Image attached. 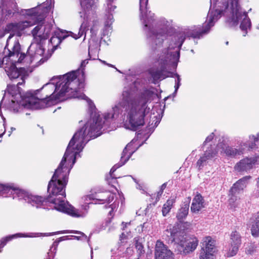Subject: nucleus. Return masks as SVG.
<instances>
[{
	"label": "nucleus",
	"instance_id": "nucleus-1",
	"mask_svg": "<svg viewBox=\"0 0 259 259\" xmlns=\"http://www.w3.org/2000/svg\"><path fill=\"white\" fill-rule=\"evenodd\" d=\"M104 121L98 114H95L81 128L79 129L70 140L64 156L56 169L48 186L50 193L46 200L41 196L30 194L27 203L36 208L40 207L47 201L54 204L55 208L74 217H83L80 213L67 202H65V187L68 181V176L79 156L84 145L91 139L99 136Z\"/></svg>",
	"mask_w": 259,
	"mask_h": 259
},
{
	"label": "nucleus",
	"instance_id": "nucleus-2",
	"mask_svg": "<svg viewBox=\"0 0 259 259\" xmlns=\"http://www.w3.org/2000/svg\"><path fill=\"white\" fill-rule=\"evenodd\" d=\"M50 9L51 7L49 6L48 7L40 6L27 10L26 14L29 16L27 20L18 23H11L6 26L5 31L11 34L5 47V49H8L9 54L8 57L4 58L3 62L7 61L8 59L12 61L10 65H7L5 67V71L11 79L20 77L22 81L24 82L25 75L21 71V68L19 69L16 67L15 63H21L25 57H29L28 55L26 56L24 54L20 53V45L18 40L15 39L12 40L11 38L14 35L21 36L22 31L25 29L34 25L38 22H41Z\"/></svg>",
	"mask_w": 259,
	"mask_h": 259
},
{
	"label": "nucleus",
	"instance_id": "nucleus-3",
	"mask_svg": "<svg viewBox=\"0 0 259 259\" xmlns=\"http://www.w3.org/2000/svg\"><path fill=\"white\" fill-rule=\"evenodd\" d=\"M221 17L220 11H213L210 8L207 19L202 28L200 26H194L191 29L184 30L174 36L175 40V46L169 45L167 50H164L158 60L159 67H153L149 70L150 74L152 77L154 82L159 79L162 80L169 77L167 70L169 65H176L180 58V48L184 41L186 37L200 38L203 34L209 31L211 27Z\"/></svg>",
	"mask_w": 259,
	"mask_h": 259
},
{
	"label": "nucleus",
	"instance_id": "nucleus-4",
	"mask_svg": "<svg viewBox=\"0 0 259 259\" xmlns=\"http://www.w3.org/2000/svg\"><path fill=\"white\" fill-rule=\"evenodd\" d=\"M150 96V92L146 91L133 99L130 90L125 88L119 101L112 108V112L107 113L104 118H116L122 113L124 127L135 131L145 124L150 115L151 109L148 102Z\"/></svg>",
	"mask_w": 259,
	"mask_h": 259
},
{
	"label": "nucleus",
	"instance_id": "nucleus-5",
	"mask_svg": "<svg viewBox=\"0 0 259 259\" xmlns=\"http://www.w3.org/2000/svg\"><path fill=\"white\" fill-rule=\"evenodd\" d=\"M51 81L52 82L45 84L42 87L47 93L45 97L39 98L35 96L39 100L43 99L45 101L46 106L45 108L47 106L46 99L62 101L67 93V96L91 102V101L81 93L84 85V74L82 70L73 71L62 76L54 77Z\"/></svg>",
	"mask_w": 259,
	"mask_h": 259
},
{
	"label": "nucleus",
	"instance_id": "nucleus-6",
	"mask_svg": "<svg viewBox=\"0 0 259 259\" xmlns=\"http://www.w3.org/2000/svg\"><path fill=\"white\" fill-rule=\"evenodd\" d=\"M116 0H107L106 8L105 25L110 28L114 19L113 12L116 9L115 5ZM148 0H140V19L144 25V29L147 30V35L149 43L150 45H161L164 39L166 38L167 33L165 29L158 30L154 28L156 22L154 18V14L151 11H147Z\"/></svg>",
	"mask_w": 259,
	"mask_h": 259
},
{
	"label": "nucleus",
	"instance_id": "nucleus-7",
	"mask_svg": "<svg viewBox=\"0 0 259 259\" xmlns=\"http://www.w3.org/2000/svg\"><path fill=\"white\" fill-rule=\"evenodd\" d=\"M52 27L51 24L43 22L38 24L31 31L36 42L31 43L27 50V54L30 58V63H34L35 66H38L47 60L46 58L42 57L45 51L40 42L49 37Z\"/></svg>",
	"mask_w": 259,
	"mask_h": 259
},
{
	"label": "nucleus",
	"instance_id": "nucleus-8",
	"mask_svg": "<svg viewBox=\"0 0 259 259\" xmlns=\"http://www.w3.org/2000/svg\"><path fill=\"white\" fill-rule=\"evenodd\" d=\"M239 0H228L227 5H224L225 9H216L214 11H220L221 16L223 14L227 17V22L231 27L235 26L240 23V28L244 31L243 36L247 34L248 30L251 27L250 19L248 16V13L242 11L238 4Z\"/></svg>",
	"mask_w": 259,
	"mask_h": 259
},
{
	"label": "nucleus",
	"instance_id": "nucleus-9",
	"mask_svg": "<svg viewBox=\"0 0 259 259\" xmlns=\"http://www.w3.org/2000/svg\"><path fill=\"white\" fill-rule=\"evenodd\" d=\"M164 234L168 242L176 245V249L180 254L189 253L193 251L198 245V239L195 237L187 239L185 232L180 230L179 225H169Z\"/></svg>",
	"mask_w": 259,
	"mask_h": 259
},
{
	"label": "nucleus",
	"instance_id": "nucleus-10",
	"mask_svg": "<svg viewBox=\"0 0 259 259\" xmlns=\"http://www.w3.org/2000/svg\"><path fill=\"white\" fill-rule=\"evenodd\" d=\"M97 0H80V3L82 11L79 12L80 17L83 18V21L80 26L77 34L70 32V35L77 39L82 35L85 34V30L88 27L89 21L94 19L95 10L96 8Z\"/></svg>",
	"mask_w": 259,
	"mask_h": 259
},
{
	"label": "nucleus",
	"instance_id": "nucleus-11",
	"mask_svg": "<svg viewBox=\"0 0 259 259\" xmlns=\"http://www.w3.org/2000/svg\"><path fill=\"white\" fill-rule=\"evenodd\" d=\"M46 106L45 101L39 100L31 92H28L25 101H20L19 99H12L10 105V109L14 113H17L23 108L31 109H39L44 108Z\"/></svg>",
	"mask_w": 259,
	"mask_h": 259
},
{
	"label": "nucleus",
	"instance_id": "nucleus-12",
	"mask_svg": "<svg viewBox=\"0 0 259 259\" xmlns=\"http://www.w3.org/2000/svg\"><path fill=\"white\" fill-rule=\"evenodd\" d=\"M215 251V241L211 237L207 236L202 243L199 259H213Z\"/></svg>",
	"mask_w": 259,
	"mask_h": 259
},
{
	"label": "nucleus",
	"instance_id": "nucleus-13",
	"mask_svg": "<svg viewBox=\"0 0 259 259\" xmlns=\"http://www.w3.org/2000/svg\"><path fill=\"white\" fill-rule=\"evenodd\" d=\"M134 143V141L133 140L128 143L123 149L121 154L120 162L114 165L110 170V174L111 176L117 168L125 164V163L129 159L133 153L137 149V148H133L132 147Z\"/></svg>",
	"mask_w": 259,
	"mask_h": 259
},
{
	"label": "nucleus",
	"instance_id": "nucleus-14",
	"mask_svg": "<svg viewBox=\"0 0 259 259\" xmlns=\"http://www.w3.org/2000/svg\"><path fill=\"white\" fill-rule=\"evenodd\" d=\"M155 259H174L172 252L160 240H157L155 247Z\"/></svg>",
	"mask_w": 259,
	"mask_h": 259
},
{
	"label": "nucleus",
	"instance_id": "nucleus-15",
	"mask_svg": "<svg viewBox=\"0 0 259 259\" xmlns=\"http://www.w3.org/2000/svg\"><path fill=\"white\" fill-rule=\"evenodd\" d=\"M256 161L254 158L246 157L237 163L234 166V169L237 171H247L252 168Z\"/></svg>",
	"mask_w": 259,
	"mask_h": 259
},
{
	"label": "nucleus",
	"instance_id": "nucleus-16",
	"mask_svg": "<svg viewBox=\"0 0 259 259\" xmlns=\"http://www.w3.org/2000/svg\"><path fill=\"white\" fill-rule=\"evenodd\" d=\"M217 150L221 153H225L228 156L235 157L243 153L242 150L229 147L223 143H219L217 146Z\"/></svg>",
	"mask_w": 259,
	"mask_h": 259
},
{
	"label": "nucleus",
	"instance_id": "nucleus-17",
	"mask_svg": "<svg viewBox=\"0 0 259 259\" xmlns=\"http://www.w3.org/2000/svg\"><path fill=\"white\" fill-rule=\"evenodd\" d=\"M205 203L203 197L201 195L197 193L193 199L191 210L193 213H198L202 209L204 208Z\"/></svg>",
	"mask_w": 259,
	"mask_h": 259
},
{
	"label": "nucleus",
	"instance_id": "nucleus-18",
	"mask_svg": "<svg viewBox=\"0 0 259 259\" xmlns=\"http://www.w3.org/2000/svg\"><path fill=\"white\" fill-rule=\"evenodd\" d=\"M10 189L11 191L9 192V196L12 195L13 198L18 197L19 199H23L26 202H27L30 196V194L27 192L17 188L12 187H10Z\"/></svg>",
	"mask_w": 259,
	"mask_h": 259
},
{
	"label": "nucleus",
	"instance_id": "nucleus-19",
	"mask_svg": "<svg viewBox=\"0 0 259 259\" xmlns=\"http://www.w3.org/2000/svg\"><path fill=\"white\" fill-rule=\"evenodd\" d=\"M90 199L96 200L99 203H110L114 199L113 195L109 193H97L95 195L90 196Z\"/></svg>",
	"mask_w": 259,
	"mask_h": 259
},
{
	"label": "nucleus",
	"instance_id": "nucleus-20",
	"mask_svg": "<svg viewBox=\"0 0 259 259\" xmlns=\"http://www.w3.org/2000/svg\"><path fill=\"white\" fill-rule=\"evenodd\" d=\"M250 179V176L244 177L235 183L231 189V191L239 194L246 187L248 181Z\"/></svg>",
	"mask_w": 259,
	"mask_h": 259
},
{
	"label": "nucleus",
	"instance_id": "nucleus-21",
	"mask_svg": "<svg viewBox=\"0 0 259 259\" xmlns=\"http://www.w3.org/2000/svg\"><path fill=\"white\" fill-rule=\"evenodd\" d=\"M24 82H18L17 85H8L7 91L8 93L12 95L14 98L13 99H22V95L21 90L19 85L22 84Z\"/></svg>",
	"mask_w": 259,
	"mask_h": 259
},
{
	"label": "nucleus",
	"instance_id": "nucleus-22",
	"mask_svg": "<svg viewBox=\"0 0 259 259\" xmlns=\"http://www.w3.org/2000/svg\"><path fill=\"white\" fill-rule=\"evenodd\" d=\"M35 237L33 233L29 234H23V233H17L14 235L7 236L5 238H2L0 241V248H3L5 246L8 241L11 240L12 239L17 238V237Z\"/></svg>",
	"mask_w": 259,
	"mask_h": 259
},
{
	"label": "nucleus",
	"instance_id": "nucleus-23",
	"mask_svg": "<svg viewBox=\"0 0 259 259\" xmlns=\"http://www.w3.org/2000/svg\"><path fill=\"white\" fill-rule=\"evenodd\" d=\"M216 154V152L205 151L204 155L198 160L197 162V166L199 168H201V167L206 164L208 160L211 159L215 156Z\"/></svg>",
	"mask_w": 259,
	"mask_h": 259
},
{
	"label": "nucleus",
	"instance_id": "nucleus-24",
	"mask_svg": "<svg viewBox=\"0 0 259 259\" xmlns=\"http://www.w3.org/2000/svg\"><path fill=\"white\" fill-rule=\"evenodd\" d=\"M76 233L79 236H72V237L77 240H80L81 239V238H83L84 239H87V236L82 232L77 231H68V230H65L63 231L62 232H53L51 233H47L46 234V236H50V235H53L57 234H60V233Z\"/></svg>",
	"mask_w": 259,
	"mask_h": 259
},
{
	"label": "nucleus",
	"instance_id": "nucleus-25",
	"mask_svg": "<svg viewBox=\"0 0 259 259\" xmlns=\"http://www.w3.org/2000/svg\"><path fill=\"white\" fill-rule=\"evenodd\" d=\"M175 203V199L174 198H170L167 200L165 203L164 204L162 209V212L163 216H166V215L170 211Z\"/></svg>",
	"mask_w": 259,
	"mask_h": 259
},
{
	"label": "nucleus",
	"instance_id": "nucleus-26",
	"mask_svg": "<svg viewBox=\"0 0 259 259\" xmlns=\"http://www.w3.org/2000/svg\"><path fill=\"white\" fill-rule=\"evenodd\" d=\"M189 205L188 204H184L179 210L177 214L178 220H181L185 218L188 213Z\"/></svg>",
	"mask_w": 259,
	"mask_h": 259
},
{
	"label": "nucleus",
	"instance_id": "nucleus-27",
	"mask_svg": "<svg viewBox=\"0 0 259 259\" xmlns=\"http://www.w3.org/2000/svg\"><path fill=\"white\" fill-rule=\"evenodd\" d=\"M259 141V133L256 136L251 135L249 136V141L247 143H244L243 146L248 147L250 149H253L255 147L256 142Z\"/></svg>",
	"mask_w": 259,
	"mask_h": 259
},
{
	"label": "nucleus",
	"instance_id": "nucleus-28",
	"mask_svg": "<svg viewBox=\"0 0 259 259\" xmlns=\"http://www.w3.org/2000/svg\"><path fill=\"white\" fill-rule=\"evenodd\" d=\"M251 232L253 236H259V215L252 222Z\"/></svg>",
	"mask_w": 259,
	"mask_h": 259
},
{
	"label": "nucleus",
	"instance_id": "nucleus-29",
	"mask_svg": "<svg viewBox=\"0 0 259 259\" xmlns=\"http://www.w3.org/2000/svg\"><path fill=\"white\" fill-rule=\"evenodd\" d=\"M230 243L240 245L241 239L239 232L234 231L231 233L230 235Z\"/></svg>",
	"mask_w": 259,
	"mask_h": 259
},
{
	"label": "nucleus",
	"instance_id": "nucleus-30",
	"mask_svg": "<svg viewBox=\"0 0 259 259\" xmlns=\"http://www.w3.org/2000/svg\"><path fill=\"white\" fill-rule=\"evenodd\" d=\"M239 245L236 244H233L230 243V244L228 247L227 252V255L228 257L233 256L236 255L238 251Z\"/></svg>",
	"mask_w": 259,
	"mask_h": 259
},
{
	"label": "nucleus",
	"instance_id": "nucleus-31",
	"mask_svg": "<svg viewBox=\"0 0 259 259\" xmlns=\"http://www.w3.org/2000/svg\"><path fill=\"white\" fill-rule=\"evenodd\" d=\"M134 241L135 242V246L139 255L141 256V255L144 254L145 250H144V246L142 243V239L135 238L134 239Z\"/></svg>",
	"mask_w": 259,
	"mask_h": 259
},
{
	"label": "nucleus",
	"instance_id": "nucleus-32",
	"mask_svg": "<svg viewBox=\"0 0 259 259\" xmlns=\"http://www.w3.org/2000/svg\"><path fill=\"white\" fill-rule=\"evenodd\" d=\"M67 36H57L55 34V35L53 36L50 39V42L52 44L54 47H57L58 45H59L63 39H64Z\"/></svg>",
	"mask_w": 259,
	"mask_h": 259
},
{
	"label": "nucleus",
	"instance_id": "nucleus-33",
	"mask_svg": "<svg viewBox=\"0 0 259 259\" xmlns=\"http://www.w3.org/2000/svg\"><path fill=\"white\" fill-rule=\"evenodd\" d=\"M230 193L229 195L230 198L229 199V203L232 206L235 207L236 205V202L237 201L238 199V193H235L231 191H230Z\"/></svg>",
	"mask_w": 259,
	"mask_h": 259
},
{
	"label": "nucleus",
	"instance_id": "nucleus-34",
	"mask_svg": "<svg viewBox=\"0 0 259 259\" xmlns=\"http://www.w3.org/2000/svg\"><path fill=\"white\" fill-rule=\"evenodd\" d=\"M168 75L169 76V77H174L176 76L177 78V79L175 80V93H176L178 89L179 88L180 86L181 85L180 76L177 73H173L170 72L168 73Z\"/></svg>",
	"mask_w": 259,
	"mask_h": 259
},
{
	"label": "nucleus",
	"instance_id": "nucleus-35",
	"mask_svg": "<svg viewBox=\"0 0 259 259\" xmlns=\"http://www.w3.org/2000/svg\"><path fill=\"white\" fill-rule=\"evenodd\" d=\"M11 191L10 187L6 186L0 184V196L3 197H8L9 192Z\"/></svg>",
	"mask_w": 259,
	"mask_h": 259
},
{
	"label": "nucleus",
	"instance_id": "nucleus-36",
	"mask_svg": "<svg viewBox=\"0 0 259 259\" xmlns=\"http://www.w3.org/2000/svg\"><path fill=\"white\" fill-rule=\"evenodd\" d=\"M11 191L10 187L6 186L0 184V196L3 197H8L9 192Z\"/></svg>",
	"mask_w": 259,
	"mask_h": 259
},
{
	"label": "nucleus",
	"instance_id": "nucleus-37",
	"mask_svg": "<svg viewBox=\"0 0 259 259\" xmlns=\"http://www.w3.org/2000/svg\"><path fill=\"white\" fill-rule=\"evenodd\" d=\"M176 225H179L180 230L184 231V230H181V228L183 227L184 229H188L191 226V224L189 222H185L182 223L181 224H175L174 226H176Z\"/></svg>",
	"mask_w": 259,
	"mask_h": 259
},
{
	"label": "nucleus",
	"instance_id": "nucleus-38",
	"mask_svg": "<svg viewBox=\"0 0 259 259\" xmlns=\"http://www.w3.org/2000/svg\"><path fill=\"white\" fill-rule=\"evenodd\" d=\"M56 246H53L50 250V251L48 252V256L49 257V259H51V257H53L55 255V254L56 253Z\"/></svg>",
	"mask_w": 259,
	"mask_h": 259
},
{
	"label": "nucleus",
	"instance_id": "nucleus-39",
	"mask_svg": "<svg viewBox=\"0 0 259 259\" xmlns=\"http://www.w3.org/2000/svg\"><path fill=\"white\" fill-rule=\"evenodd\" d=\"M166 187V183H165L163 184L161 186L160 190L158 192V194L159 195H161L162 194L163 190L165 189Z\"/></svg>",
	"mask_w": 259,
	"mask_h": 259
},
{
	"label": "nucleus",
	"instance_id": "nucleus-40",
	"mask_svg": "<svg viewBox=\"0 0 259 259\" xmlns=\"http://www.w3.org/2000/svg\"><path fill=\"white\" fill-rule=\"evenodd\" d=\"M213 137H214V134L213 133H211V134H210L205 139V143H207V142H209L210 141H211L213 139Z\"/></svg>",
	"mask_w": 259,
	"mask_h": 259
},
{
	"label": "nucleus",
	"instance_id": "nucleus-41",
	"mask_svg": "<svg viewBox=\"0 0 259 259\" xmlns=\"http://www.w3.org/2000/svg\"><path fill=\"white\" fill-rule=\"evenodd\" d=\"M159 123V121H158V120H157V121L155 122L154 125H153V122H152V123H150V122H149L148 123V126L150 127V128L154 127H155V126H156L158 125V124Z\"/></svg>",
	"mask_w": 259,
	"mask_h": 259
},
{
	"label": "nucleus",
	"instance_id": "nucleus-42",
	"mask_svg": "<svg viewBox=\"0 0 259 259\" xmlns=\"http://www.w3.org/2000/svg\"><path fill=\"white\" fill-rule=\"evenodd\" d=\"M88 63V61L87 60H83L82 62H81V66L82 67V66H84L86 64Z\"/></svg>",
	"mask_w": 259,
	"mask_h": 259
},
{
	"label": "nucleus",
	"instance_id": "nucleus-43",
	"mask_svg": "<svg viewBox=\"0 0 259 259\" xmlns=\"http://www.w3.org/2000/svg\"><path fill=\"white\" fill-rule=\"evenodd\" d=\"M126 237V236L124 234V233H122L120 236V240H122V239H125Z\"/></svg>",
	"mask_w": 259,
	"mask_h": 259
},
{
	"label": "nucleus",
	"instance_id": "nucleus-44",
	"mask_svg": "<svg viewBox=\"0 0 259 259\" xmlns=\"http://www.w3.org/2000/svg\"><path fill=\"white\" fill-rule=\"evenodd\" d=\"M137 188L140 190H143L142 189V186L140 185V184H138V186H137Z\"/></svg>",
	"mask_w": 259,
	"mask_h": 259
},
{
	"label": "nucleus",
	"instance_id": "nucleus-45",
	"mask_svg": "<svg viewBox=\"0 0 259 259\" xmlns=\"http://www.w3.org/2000/svg\"><path fill=\"white\" fill-rule=\"evenodd\" d=\"M5 34L3 32H0V38L3 37L4 36Z\"/></svg>",
	"mask_w": 259,
	"mask_h": 259
},
{
	"label": "nucleus",
	"instance_id": "nucleus-46",
	"mask_svg": "<svg viewBox=\"0 0 259 259\" xmlns=\"http://www.w3.org/2000/svg\"><path fill=\"white\" fill-rule=\"evenodd\" d=\"M91 52V47H90V46H89V56H90Z\"/></svg>",
	"mask_w": 259,
	"mask_h": 259
},
{
	"label": "nucleus",
	"instance_id": "nucleus-47",
	"mask_svg": "<svg viewBox=\"0 0 259 259\" xmlns=\"http://www.w3.org/2000/svg\"><path fill=\"white\" fill-rule=\"evenodd\" d=\"M253 251H251V250H250V249L247 250V253H249V254H251L252 253Z\"/></svg>",
	"mask_w": 259,
	"mask_h": 259
},
{
	"label": "nucleus",
	"instance_id": "nucleus-48",
	"mask_svg": "<svg viewBox=\"0 0 259 259\" xmlns=\"http://www.w3.org/2000/svg\"><path fill=\"white\" fill-rule=\"evenodd\" d=\"M122 224L123 228H124L125 227V226L127 224V223H125V224H124L123 222Z\"/></svg>",
	"mask_w": 259,
	"mask_h": 259
},
{
	"label": "nucleus",
	"instance_id": "nucleus-49",
	"mask_svg": "<svg viewBox=\"0 0 259 259\" xmlns=\"http://www.w3.org/2000/svg\"><path fill=\"white\" fill-rule=\"evenodd\" d=\"M15 10H14V11H15V12H17L18 9H17L16 5H15Z\"/></svg>",
	"mask_w": 259,
	"mask_h": 259
},
{
	"label": "nucleus",
	"instance_id": "nucleus-50",
	"mask_svg": "<svg viewBox=\"0 0 259 259\" xmlns=\"http://www.w3.org/2000/svg\"><path fill=\"white\" fill-rule=\"evenodd\" d=\"M217 5H218V3H217V2H215V7H217Z\"/></svg>",
	"mask_w": 259,
	"mask_h": 259
},
{
	"label": "nucleus",
	"instance_id": "nucleus-51",
	"mask_svg": "<svg viewBox=\"0 0 259 259\" xmlns=\"http://www.w3.org/2000/svg\"><path fill=\"white\" fill-rule=\"evenodd\" d=\"M11 130H15V128H13V127H12V128H11Z\"/></svg>",
	"mask_w": 259,
	"mask_h": 259
},
{
	"label": "nucleus",
	"instance_id": "nucleus-52",
	"mask_svg": "<svg viewBox=\"0 0 259 259\" xmlns=\"http://www.w3.org/2000/svg\"><path fill=\"white\" fill-rule=\"evenodd\" d=\"M3 134L0 135V138L2 137Z\"/></svg>",
	"mask_w": 259,
	"mask_h": 259
},
{
	"label": "nucleus",
	"instance_id": "nucleus-53",
	"mask_svg": "<svg viewBox=\"0 0 259 259\" xmlns=\"http://www.w3.org/2000/svg\"><path fill=\"white\" fill-rule=\"evenodd\" d=\"M11 12H9V11H8V14H11Z\"/></svg>",
	"mask_w": 259,
	"mask_h": 259
},
{
	"label": "nucleus",
	"instance_id": "nucleus-54",
	"mask_svg": "<svg viewBox=\"0 0 259 259\" xmlns=\"http://www.w3.org/2000/svg\"><path fill=\"white\" fill-rule=\"evenodd\" d=\"M228 41H227L226 42V45H228Z\"/></svg>",
	"mask_w": 259,
	"mask_h": 259
},
{
	"label": "nucleus",
	"instance_id": "nucleus-55",
	"mask_svg": "<svg viewBox=\"0 0 259 259\" xmlns=\"http://www.w3.org/2000/svg\"><path fill=\"white\" fill-rule=\"evenodd\" d=\"M1 252V250H0V252Z\"/></svg>",
	"mask_w": 259,
	"mask_h": 259
},
{
	"label": "nucleus",
	"instance_id": "nucleus-56",
	"mask_svg": "<svg viewBox=\"0 0 259 259\" xmlns=\"http://www.w3.org/2000/svg\"><path fill=\"white\" fill-rule=\"evenodd\" d=\"M210 1L211 2V0H210Z\"/></svg>",
	"mask_w": 259,
	"mask_h": 259
}]
</instances>
